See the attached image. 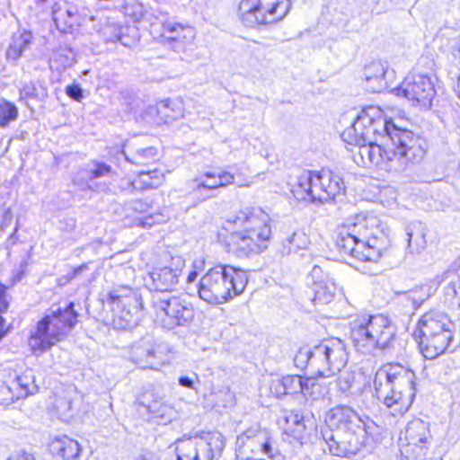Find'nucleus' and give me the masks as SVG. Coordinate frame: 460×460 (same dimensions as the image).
I'll list each match as a JSON object with an SVG mask.
<instances>
[{"mask_svg":"<svg viewBox=\"0 0 460 460\" xmlns=\"http://www.w3.org/2000/svg\"><path fill=\"white\" fill-rule=\"evenodd\" d=\"M204 262L202 261H195L193 262L194 270L190 271L187 277V282L192 283L198 277V270H202Z\"/></svg>","mask_w":460,"mask_h":460,"instance_id":"51","label":"nucleus"},{"mask_svg":"<svg viewBox=\"0 0 460 460\" xmlns=\"http://www.w3.org/2000/svg\"><path fill=\"white\" fill-rule=\"evenodd\" d=\"M456 92L458 97L460 98V77L458 78V81H457V84H456Z\"/></svg>","mask_w":460,"mask_h":460,"instance_id":"62","label":"nucleus"},{"mask_svg":"<svg viewBox=\"0 0 460 460\" xmlns=\"http://www.w3.org/2000/svg\"><path fill=\"white\" fill-rule=\"evenodd\" d=\"M311 243L309 236L302 230H296L288 234L281 244L283 255L299 254L306 251Z\"/></svg>","mask_w":460,"mask_h":460,"instance_id":"31","label":"nucleus"},{"mask_svg":"<svg viewBox=\"0 0 460 460\" xmlns=\"http://www.w3.org/2000/svg\"><path fill=\"white\" fill-rule=\"evenodd\" d=\"M7 460H36V459L32 454L24 452L22 455L12 456Z\"/></svg>","mask_w":460,"mask_h":460,"instance_id":"54","label":"nucleus"},{"mask_svg":"<svg viewBox=\"0 0 460 460\" xmlns=\"http://www.w3.org/2000/svg\"><path fill=\"white\" fill-rule=\"evenodd\" d=\"M376 398L393 416L403 415L413 402L415 374L401 364H386L380 367L374 378Z\"/></svg>","mask_w":460,"mask_h":460,"instance_id":"3","label":"nucleus"},{"mask_svg":"<svg viewBox=\"0 0 460 460\" xmlns=\"http://www.w3.org/2000/svg\"><path fill=\"white\" fill-rule=\"evenodd\" d=\"M170 102H170L169 100L163 101V102H161V106H162L163 108L167 109V108H169V103H170Z\"/></svg>","mask_w":460,"mask_h":460,"instance_id":"61","label":"nucleus"},{"mask_svg":"<svg viewBox=\"0 0 460 460\" xmlns=\"http://www.w3.org/2000/svg\"><path fill=\"white\" fill-rule=\"evenodd\" d=\"M216 172H206L191 181V188L193 191L199 192L202 189L215 190L219 188Z\"/></svg>","mask_w":460,"mask_h":460,"instance_id":"38","label":"nucleus"},{"mask_svg":"<svg viewBox=\"0 0 460 460\" xmlns=\"http://www.w3.org/2000/svg\"><path fill=\"white\" fill-rule=\"evenodd\" d=\"M52 17L57 27L61 30H66V28L73 26L74 14L68 10L61 11L54 9L52 12Z\"/></svg>","mask_w":460,"mask_h":460,"instance_id":"46","label":"nucleus"},{"mask_svg":"<svg viewBox=\"0 0 460 460\" xmlns=\"http://www.w3.org/2000/svg\"><path fill=\"white\" fill-rule=\"evenodd\" d=\"M16 383L21 388V395L28 396L37 391V385H35L34 376L31 371H27L17 376Z\"/></svg>","mask_w":460,"mask_h":460,"instance_id":"45","label":"nucleus"},{"mask_svg":"<svg viewBox=\"0 0 460 460\" xmlns=\"http://www.w3.org/2000/svg\"><path fill=\"white\" fill-rule=\"evenodd\" d=\"M48 447L52 456L62 460H75L82 450L79 443L66 435L50 438Z\"/></svg>","mask_w":460,"mask_h":460,"instance_id":"25","label":"nucleus"},{"mask_svg":"<svg viewBox=\"0 0 460 460\" xmlns=\"http://www.w3.org/2000/svg\"><path fill=\"white\" fill-rule=\"evenodd\" d=\"M123 154L128 162L136 165H146L157 157V150L153 146L139 148L131 153L123 151Z\"/></svg>","mask_w":460,"mask_h":460,"instance_id":"34","label":"nucleus"},{"mask_svg":"<svg viewBox=\"0 0 460 460\" xmlns=\"http://www.w3.org/2000/svg\"><path fill=\"white\" fill-rule=\"evenodd\" d=\"M66 94L75 101L79 102L83 98V91L76 84L68 85L66 89Z\"/></svg>","mask_w":460,"mask_h":460,"instance_id":"50","label":"nucleus"},{"mask_svg":"<svg viewBox=\"0 0 460 460\" xmlns=\"http://www.w3.org/2000/svg\"><path fill=\"white\" fill-rule=\"evenodd\" d=\"M87 265L86 264H82L76 268L74 269L73 272L71 273V275L69 276L68 278V280H71L73 279H75V277H77L78 275H80L84 270H87Z\"/></svg>","mask_w":460,"mask_h":460,"instance_id":"56","label":"nucleus"},{"mask_svg":"<svg viewBox=\"0 0 460 460\" xmlns=\"http://www.w3.org/2000/svg\"><path fill=\"white\" fill-rule=\"evenodd\" d=\"M40 2H46L47 0H40Z\"/></svg>","mask_w":460,"mask_h":460,"instance_id":"64","label":"nucleus"},{"mask_svg":"<svg viewBox=\"0 0 460 460\" xmlns=\"http://www.w3.org/2000/svg\"><path fill=\"white\" fill-rule=\"evenodd\" d=\"M438 282L433 284V280L429 284L416 287L404 294L406 300L412 303L414 308L420 307L424 301L429 298L438 289Z\"/></svg>","mask_w":460,"mask_h":460,"instance_id":"33","label":"nucleus"},{"mask_svg":"<svg viewBox=\"0 0 460 460\" xmlns=\"http://www.w3.org/2000/svg\"><path fill=\"white\" fill-rule=\"evenodd\" d=\"M330 428L323 440L330 454L340 457L355 456L378 433V426L369 417L358 415L352 408L337 406L325 418Z\"/></svg>","mask_w":460,"mask_h":460,"instance_id":"1","label":"nucleus"},{"mask_svg":"<svg viewBox=\"0 0 460 460\" xmlns=\"http://www.w3.org/2000/svg\"><path fill=\"white\" fill-rule=\"evenodd\" d=\"M392 75L388 71L386 61H373L364 69L366 88L372 93H380L388 87V77Z\"/></svg>","mask_w":460,"mask_h":460,"instance_id":"23","label":"nucleus"},{"mask_svg":"<svg viewBox=\"0 0 460 460\" xmlns=\"http://www.w3.org/2000/svg\"><path fill=\"white\" fill-rule=\"evenodd\" d=\"M438 282H447L444 288L445 299L453 306H460V278L455 270H447L441 276L433 279V284Z\"/></svg>","mask_w":460,"mask_h":460,"instance_id":"30","label":"nucleus"},{"mask_svg":"<svg viewBox=\"0 0 460 460\" xmlns=\"http://www.w3.org/2000/svg\"><path fill=\"white\" fill-rule=\"evenodd\" d=\"M363 374L355 370L347 369L341 371L337 379L339 392L345 397L354 398L363 393L366 386L362 382Z\"/></svg>","mask_w":460,"mask_h":460,"instance_id":"27","label":"nucleus"},{"mask_svg":"<svg viewBox=\"0 0 460 460\" xmlns=\"http://www.w3.org/2000/svg\"><path fill=\"white\" fill-rule=\"evenodd\" d=\"M167 348L152 337H143L132 345L129 359L141 368H156L165 362Z\"/></svg>","mask_w":460,"mask_h":460,"instance_id":"18","label":"nucleus"},{"mask_svg":"<svg viewBox=\"0 0 460 460\" xmlns=\"http://www.w3.org/2000/svg\"><path fill=\"white\" fill-rule=\"evenodd\" d=\"M179 384H180V385H181L183 387L194 389V380H193V378H191L190 376H181L179 378Z\"/></svg>","mask_w":460,"mask_h":460,"instance_id":"52","label":"nucleus"},{"mask_svg":"<svg viewBox=\"0 0 460 460\" xmlns=\"http://www.w3.org/2000/svg\"><path fill=\"white\" fill-rule=\"evenodd\" d=\"M167 220L168 217L159 211L137 217L135 219V226L142 228H150L155 225L165 223Z\"/></svg>","mask_w":460,"mask_h":460,"instance_id":"43","label":"nucleus"},{"mask_svg":"<svg viewBox=\"0 0 460 460\" xmlns=\"http://www.w3.org/2000/svg\"><path fill=\"white\" fill-rule=\"evenodd\" d=\"M348 360L349 353L341 339L323 340L314 346V372L320 377H331L341 373Z\"/></svg>","mask_w":460,"mask_h":460,"instance_id":"14","label":"nucleus"},{"mask_svg":"<svg viewBox=\"0 0 460 460\" xmlns=\"http://www.w3.org/2000/svg\"><path fill=\"white\" fill-rule=\"evenodd\" d=\"M74 302L65 306L53 305L30 331L28 346L33 355H41L64 341L77 323Z\"/></svg>","mask_w":460,"mask_h":460,"instance_id":"4","label":"nucleus"},{"mask_svg":"<svg viewBox=\"0 0 460 460\" xmlns=\"http://www.w3.org/2000/svg\"><path fill=\"white\" fill-rule=\"evenodd\" d=\"M429 439V424L420 419L411 420L405 428L406 443L402 445V454L407 458L423 460L427 455Z\"/></svg>","mask_w":460,"mask_h":460,"instance_id":"17","label":"nucleus"},{"mask_svg":"<svg viewBox=\"0 0 460 460\" xmlns=\"http://www.w3.org/2000/svg\"><path fill=\"white\" fill-rule=\"evenodd\" d=\"M428 230L420 222H414L406 227L408 251L411 254H420L427 247Z\"/></svg>","mask_w":460,"mask_h":460,"instance_id":"29","label":"nucleus"},{"mask_svg":"<svg viewBox=\"0 0 460 460\" xmlns=\"http://www.w3.org/2000/svg\"><path fill=\"white\" fill-rule=\"evenodd\" d=\"M109 300L114 312V324L119 329H131L142 318L143 302L137 290L119 287L109 293Z\"/></svg>","mask_w":460,"mask_h":460,"instance_id":"12","label":"nucleus"},{"mask_svg":"<svg viewBox=\"0 0 460 460\" xmlns=\"http://www.w3.org/2000/svg\"><path fill=\"white\" fill-rule=\"evenodd\" d=\"M87 177L90 180L109 176L112 172V169L105 163L93 161L91 162L86 170Z\"/></svg>","mask_w":460,"mask_h":460,"instance_id":"44","label":"nucleus"},{"mask_svg":"<svg viewBox=\"0 0 460 460\" xmlns=\"http://www.w3.org/2000/svg\"><path fill=\"white\" fill-rule=\"evenodd\" d=\"M288 430L297 439H303L305 437L307 424L305 417L299 411H290L286 416Z\"/></svg>","mask_w":460,"mask_h":460,"instance_id":"36","label":"nucleus"},{"mask_svg":"<svg viewBox=\"0 0 460 460\" xmlns=\"http://www.w3.org/2000/svg\"><path fill=\"white\" fill-rule=\"evenodd\" d=\"M151 307L155 323L168 330L186 326L194 318L191 303L181 296L154 294Z\"/></svg>","mask_w":460,"mask_h":460,"instance_id":"11","label":"nucleus"},{"mask_svg":"<svg viewBox=\"0 0 460 460\" xmlns=\"http://www.w3.org/2000/svg\"><path fill=\"white\" fill-rule=\"evenodd\" d=\"M354 145L355 149L352 150L354 162L359 166L370 165L369 158L371 157L370 144L366 143H349Z\"/></svg>","mask_w":460,"mask_h":460,"instance_id":"40","label":"nucleus"},{"mask_svg":"<svg viewBox=\"0 0 460 460\" xmlns=\"http://www.w3.org/2000/svg\"><path fill=\"white\" fill-rule=\"evenodd\" d=\"M453 327L445 314L430 311L421 316L413 335L426 358H436L447 350L453 340Z\"/></svg>","mask_w":460,"mask_h":460,"instance_id":"9","label":"nucleus"},{"mask_svg":"<svg viewBox=\"0 0 460 460\" xmlns=\"http://www.w3.org/2000/svg\"><path fill=\"white\" fill-rule=\"evenodd\" d=\"M18 117V109L16 106L7 101L0 102V127L5 128L11 121Z\"/></svg>","mask_w":460,"mask_h":460,"instance_id":"42","label":"nucleus"},{"mask_svg":"<svg viewBox=\"0 0 460 460\" xmlns=\"http://www.w3.org/2000/svg\"><path fill=\"white\" fill-rule=\"evenodd\" d=\"M388 228L376 216L358 215L338 229L336 245L340 252L359 261L376 262L381 258L378 242Z\"/></svg>","mask_w":460,"mask_h":460,"instance_id":"2","label":"nucleus"},{"mask_svg":"<svg viewBox=\"0 0 460 460\" xmlns=\"http://www.w3.org/2000/svg\"><path fill=\"white\" fill-rule=\"evenodd\" d=\"M244 270L229 265H217L202 276L199 296L210 305H221L241 295L247 285Z\"/></svg>","mask_w":460,"mask_h":460,"instance_id":"6","label":"nucleus"},{"mask_svg":"<svg viewBox=\"0 0 460 460\" xmlns=\"http://www.w3.org/2000/svg\"><path fill=\"white\" fill-rule=\"evenodd\" d=\"M117 40L121 41V38L119 36H116Z\"/></svg>","mask_w":460,"mask_h":460,"instance_id":"63","label":"nucleus"},{"mask_svg":"<svg viewBox=\"0 0 460 460\" xmlns=\"http://www.w3.org/2000/svg\"><path fill=\"white\" fill-rule=\"evenodd\" d=\"M185 262L181 257H171L168 264L155 267L150 272L152 285L157 294L172 290L179 282Z\"/></svg>","mask_w":460,"mask_h":460,"instance_id":"19","label":"nucleus"},{"mask_svg":"<svg viewBox=\"0 0 460 460\" xmlns=\"http://www.w3.org/2000/svg\"><path fill=\"white\" fill-rule=\"evenodd\" d=\"M384 139V143L368 142L371 151L370 165L380 166L387 171L402 172L410 164L419 162L424 156L422 140L414 134L411 144L402 141L400 145H394L392 140Z\"/></svg>","mask_w":460,"mask_h":460,"instance_id":"10","label":"nucleus"},{"mask_svg":"<svg viewBox=\"0 0 460 460\" xmlns=\"http://www.w3.org/2000/svg\"><path fill=\"white\" fill-rule=\"evenodd\" d=\"M310 276L313 281L312 288L314 293V304L325 305L331 303L337 292V286L330 272L321 266L313 267Z\"/></svg>","mask_w":460,"mask_h":460,"instance_id":"22","label":"nucleus"},{"mask_svg":"<svg viewBox=\"0 0 460 460\" xmlns=\"http://www.w3.org/2000/svg\"><path fill=\"white\" fill-rule=\"evenodd\" d=\"M175 450L177 453V460H195L197 452V437L183 438L175 441Z\"/></svg>","mask_w":460,"mask_h":460,"instance_id":"35","label":"nucleus"},{"mask_svg":"<svg viewBox=\"0 0 460 460\" xmlns=\"http://www.w3.org/2000/svg\"><path fill=\"white\" fill-rule=\"evenodd\" d=\"M135 460H161L160 457L153 452H146L137 457Z\"/></svg>","mask_w":460,"mask_h":460,"instance_id":"55","label":"nucleus"},{"mask_svg":"<svg viewBox=\"0 0 460 460\" xmlns=\"http://www.w3.org/2000/svg\"><path fill=\"white\" fill-rule=\"evenodd\" d=\"M270 237H260L258 233L243 230L232 235V241L240 251L241 255L248 256L251 253L261 252L265 243Z\"/></svg>","mask_w":460,"mask_h":460,"instance_id":"26","label":"nucleus"},{"mask_svg":"<svg viewBox=\"0 0 460 460\" xmlns=\"http://www.w3.org/2000/svg\"><path fill=\"white\" fill-rule=\"evenodd\" d=\"M30 40L31 36L27 33H22L17 37H13L6 52L7 58L13 60L19 58L27 45L30 43Z\"/></svg>","mask_w":460,"mask_h":460,"instance_id":"39","label":"nucleus"},{"mask_svg":"<svg viewBox=\"0 0 460 460\" xmlns=\"http://www.w3.org/2000/svg\"><path fill=\"white\" fill-rule=\"evenodd\" d=\"M236 460H272L276 450L265 433L247 431L238 436L235 442Z\"/></svg>","mask_w":460,"mask_h":460,"instance_id":"16","label":"nucleus"},{"mask_svg":"<svg viewBox=\"0 0 460 460\" xmlns=\"http://www.w3.org/2000/svg\"><path fill=\"white\" fill-rule=\"evenodd\" d=\"M6 286L0 282V298H6Z\"/></svg>","mask_w":460,"mask_h":460,"instance_id":"60","label":"nucleus"},{"mask_svg":"<svg viewBox=\"0 0 460 460\" xmlns=\"http://www.w3.org/2000/svg\"><path fill=\"white\" fill-rule=\"evenodd\" d=\"M270 216L257 207H248L241 209L235 216V224H239L243 230L255 232L260 237H270L271 228Z\"/></svg>","mask_w":460,"mask_h":460,"instance_id":"21","label":"nucleus"},{"mask_svg":"<svg viewBox=\"0 0 460 460\" xmlns=\"http://www.w3.org/2000/svg\"><path fill=\"white\" fill-rule=\"evenodd\" d=\"M395 334V325L384 314L358 315L350 323V337L354 347L363 353L391 348Z\"/></svg>","mask_w":460,"mask_h":460,"instance_id":"7","label":"nucleus"},{"mask_svg":"<svg viewBox=\"0 0 460 460\" xmlns=\"http://www.w3.org/2000/svg\"><path fill=\"white\" fill-rule=\"evenodd\" d=\"M216 174L217 177V181H218L217 185H219V188L226 187L234 182V174L227 171L220 170L217 172H216Z\"/></svg>","mask_w":460,"mask_h":460,"instance_id":"47","label":"nucleus"},{"mask_svg":"<svg viewBox=\"0 0 460 460\" xmlns=\"http://www.w3.org/2000/svg\"><path fill=\"white\" fill-rule=\"evenodd\" d=\"M341 137L347 143H366L387 138L394 145H400L402 141L412 143L413 133L387 121L379 108L370 106L358 113L354 123L342 132Z\"/></svg>","mask_w":460,"mask_h":460,"instance_id":"5","label":"nucleus"},{"mask_svg":"<svg viewBox=\"0 0 460 460\" xmlns=\"http://www.w3.org/2000/svg\"><path fill=\"white\" fill-rule=\"evenodd\" d=\"M126 11L128 15H133L136 21L140 20L144 16L143 5L139 4H132L127 7Z\"/></svg>","mask_w":460,"mask_h":460,"instance_id":"49","label":"nucleus"},{"mask_svg":"<svg viewBox=\"0 0 460 460\" xmlns=\"http://www.w3.org/2000/svg\"><path fill=\"white\" fill-rule=\"evenodd\" d=\"M314 346L313 348L302 347L300 348L294 357V363L296 367L305 368L310 367L314 371Z\"/></svg>","mask_w":460,"mask_h":460,"instance_id":"41","label":"nucleus"},{"mask_svg":"<svg viewBox=\"0 0 460 460\" xmlns=\"http://www.w3.org/2000/svg\"><path fill=\"white\" fill-rule=\"evenodd\" d=\"M279 385L285 386L288 394L305 393L308 389V379L304 380L298 375L287 376L279 379Z\"/></svg>","mask_w":460,"mask_h":460,"instance_id":"37","label":"nucleus"},{"mask_svg":"<svg viewBox=\"0 0 460 460\" xmlns=\"http://www.w3.org/2000/svg\"><path fill=\"white\" fill-rule=\"evenodd\" d=\"M152 400L144 397L142 401L138 402V411H142L145 410L154 419H158L161 421L169 422L174 416L173 409L167 404L163 398L159 396L151 395Z\"/></svg>","mask_w":460,"mask_h":460,"instance_id":"28","label":"nucleus"},{"mask_svg":"<svg viewBox=\"0 0 460 460\" xmlns=\"http://www.w3.org/2000/svg\"><path fill=\"white\" fill-rule=\"evenodd\" d=\"M289 8V0H242L239 14L245 26L255 27L282 20Z\"/></svg>","mask_w":460,"mask_h":460,"instance_id":"13","label":"nucleus"},{"mask_svg":"<svg viewBox=\"0 0 460 460\" xmlns=\"http://www.w3.org/2000/svg\"><path fill=\"white\" fill-rule=\"evenodd\" d=\"M393 93L404 97L412 105L423 108H429L436 95L432 79L422 74L409 75L398 87L393 89Z\"/></svg>","mask_w":460,"mask_h":460,"instance_id":"15","label":"nucleus"},{"mask_svg":"<svg viewBox=\"0 0 460 460\" xmlns=\"http://www.w3.org/2000/svg\"><path fill=\"white\" fill-rule=\"evenodd\" d=\"M225 447L223 436L218 432H208L197 437L195 460H213L220 456Z\"/></svg>","mask_w":460,"mask_h":460,"instance_id":"24","label":"nucleus"},{"mask_svg":"<svg viewBox=\"0 0 460 460\" xmlns=\"http://www.w3.org/2000/svg\"><path fill=\"white\" fill-rule=\"evenodd\" d=\"M164 181V174L161 171L155 169L139 172L131 182V185L133 189L143 191L158 188Z\"/></svg>","mask_w":460,"mask_h":460,"instance_id":"32","label":"nucleus"},{"mask_svg":"<svg viewBox=\"0 0 460 460\" xmlns=\"http://www.w3.org/2000/svg\"><path fill=\"white\" fill-rule=\"evenodd\" d=\"M146 208L147 205L142 202L141 200H137L133 202V209L138 211L139 213H143Z\"/></svg>","mask_w":460,"mask_h":460,"instance_id":"57","label":"nucleus"},{"mask_svg":"<svg viewBox=\"0 0 460 460\" xmlns=\"http://www.w3.org/2000/svg\"><path fill=\"white\" fill-rule=\"evenodd\" d=\"M344 190L341 177L328 169H323L320 172H301L291 188L296 199L312 203L333 200Z\"/></svg>","mask_w":460,"mask_h":460,"instance_id":"8","label":"nucleus"},{"mask_svg":"<svg viewBox=\"0 0 460 460\" xmlns=\"http://www.w3.org/2000/svg\"><path fill=\"white\" fill-rule=\"evenodd\" d=\"M272 389L277 396H281L284 394H288L285 386L279 385V380H277L272 385Z\"/></svg>","mask_w":460,"mask_h":460,"instance_id":"53","label":"nucleus"},{"mask_svg":"<svg viewBox=\"0 0 460 460\" xmlns=\"http://www.w3.org/2000/svg\"><path fill=\"white\" fill-rule=\"evenodd\" d=\"M37 96V89L34 84H30L24 85L20 91V100L25 101L29 98H35Z\"/></svg>","mask_w":460,"mask_h":460,"instance_id":"48","label":"nucleus"},{"mask_svg":"<svg viewBox=\"0 0 460 460\" xmlns=\"http://www.w3.org/2000/svg\"><path fill=\"white\" fill-rule=\"evenodd\" d=\"M4 318L0 315V341L4 337L6 332L4 331Z\"/></svg>","mask_w":460,"mask_h":460,"instance_id":"59","label":"nucleus"},{"mask_svg":"<svg viewBox=\"0 0 460 460\" xmlns=\"http://www.w3.org/2000/svg\"><path fill=\"white\" fill-rule=\"evenodd\" d=\"M162 42L175 52H184L187 45L190 44L195 38L194 29L172 20H166L162 22Z\"/></svg>","mask_w":460,"mask_h":460,"instance_id":"20","label":"nucleus"},{"mask_svg":"<svg viewBox=\"0 0 460 460\" xmlns=\"http://www.w3.org/2000/svg\"><path fill=\"white\" fill-rule=\"evenodd\" d=\"M9 306V302L6 298H0V314L4 313Z\"/></svg>","mask_w":460,"mask_h":460,"instance_id":"58","label":"nucleus"}]
</instances>
